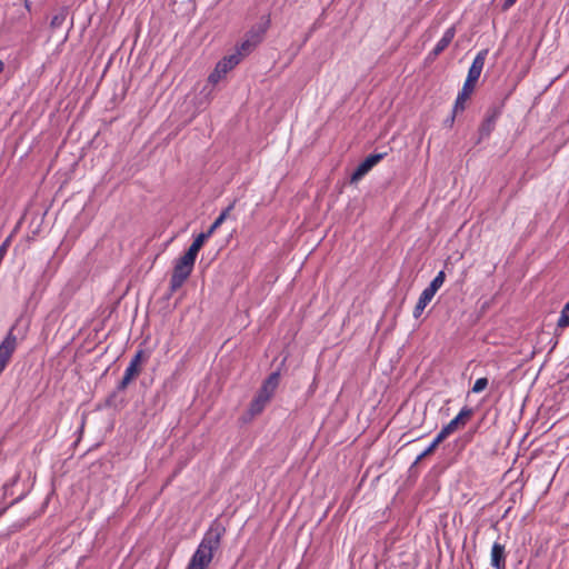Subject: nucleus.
<instances>
[{"mask_svg": "<svg viewBox=\"0 0 569 569\" xmlns=\"http://www.w3.org/2000/svg\"><path fill=\"white\" fill-rule=\"evenodd\" d=\"M14 327H12L3 341L0 343V375L8 366L13 352L18 346V339L13 333Z\"/></svg>", "mask_w": 569, "mask_h": 569, "instance_id": "nucleus-5", "label": "nucleus"}, {"mask_svg": "<svg viewBox=\"0 0 569 569\" xmlns=\"http://www.w3.org/2000/svg\"><path fill=\"white\" fill-rule=\"evenodd\" d=\"M449 435H451V432L443 427L431 443H435V447L437 448Z\"/></svg>", "mask_w": 569, "mask_h": 569, "instance_id": "nucleus-22", "label": "nucleus"}, {"mask_svg": "<svg viewBox=\"0 0 569 569\" xmlns=\"http://www.w3.org/2000/svg\"><path fill=\"white\" fill-rule=\"evenodd\" d=\"M449 435H451V432L443 427L431 443H435V447L437 448Z\"/></svg>", "mask_w": 569, "mask_h": 569, "instance_id": "nucleus-23", "label": "nucleus"}, {"mask_svg": "<svg viewBox=\"0 0 569 569\" xmlns=\"http://www.w3.org/2000/svg\"><path fill=\"white\" fill-rule=\"evenodd\" d=\"M66 17L67 12L64 10L60 11L59 13L52 17L50 26L52 28H60L63 24Z\"/></svg>", "mask_w": 569, "mask_h": 569, "instance_id": "nucleus-20", "label": "nucleus"}, {"mask_svg": "<svg viewBox=\"0 0 569 569\" xmlns=\"http://www.w3.org/2000/svg\"><path fill=\"white\" fill-rule=\"evenodd\" d=\"M246 56L247 54L242 53V50L237 47L234 53L224 57L221 59V61H223L232 70Z\"/></svg>", "mask_w": 569, "mask_h": 569, "instance_id": "nucleus-15", "label": "nucleus"}, {"mask_svg": "<svg viewBox=\"0 0 569 569\" xmlns=\"http://www.w3.org/2000/svg\"><path fill=\"white\" fill-rule=\"evenodd\" d=\"M141 357H142V351H138L134 355V357L131 359L129 366L127 367V369L124 371V375H123L121 381L119 382V386H118L119 390H124L129 386V383L136 377H138V375L140 373Z\"/></svg>", "mask_w": 569, "mask_h": 569, "instance_id": "nucleus-6", "label": "nucleus"}, {"mask_svg": "<svg viewBox=\"0 0 569 569\" xmlns=\"http://www.w3.org/2000/svg\"><path fill=\"white\" fill-rule=\"evenodd\" d=\"M3 68H4V64H3V62L0 60V73L3 71Z\"/></svg>", "mask_w": 569, "mask_h": 569, "instance_id": "nucleus-31", "label": "nucleus"}, {"mask_svg": "<svg viewBox=\"0 0 569 569\" xmlns=\"http://www.w3.org/2000/svg\"><path fill=\"white\" fill-rule=\"evenodd\" d=\"M473 411L471 408H468V407H465L460 410V412L458 413V416L456 418H453L448 425H446L445 427L451 432L453 433L455 431H457L458 429L462 428L466 426V423L469 421V419L471 418Z\"/></svg>", "mask_w": 569, "mask_h": 569, "instance_id": "nucleus-10", "label": "nucleus"}, {"mask_svg": "<svg viewBox=\"0 0 569 569\" xmlns=\"http://www.w3.org/2000/svg\"><path fill=\"white\" fill-rule=\"evenodd\" d=\"M224 533V526L219 520L212 521L186 569H208Z\"/></svg>", "mask_w": 569, "mask_h": 569, "instance_id": "nucleus-1", "label": "nucleus"}, {"mask_svg": "<svg viewBox=\"0 0 569 569\" xmlns=\"http://www.w3.org/2000/svg\"><path fill=\"white\" fill-rule=\"evenodd\" d=\"M209 237H211V234L208 231L199 233L184 253L192 257L193 259H197L198 252Z\"/></svg>", "mask_w": 569, "mask_h": 569, "instance_id": "nucleus-12", "label": "nucleus"}, {"mask_svg": "<svg viewBox=\"0 0 569 569\" xmlns=\"http://www.w3.org/2000/svg\"><path fill=\"white\" fill-rule=\"evenodd\" d=\"M231 69L223 62L219 61L214 68V70L210 73L208 80L209 82L216 84L218 83Z\"/></svg>", "mask_w": 569, "mask_h": 569, "instance_id": "nucleus-14", "label": "nucleus"}, {"mask_svg": "<svg viewBox=\"0 0 569 569\" xmlns=\"http://www.w3.org/2000/svg\"><path fill=\"white\" fill-rule=\"evenodd\" d=\"M517 2V0H505L503 4H502V10H508L509 8H511L515 3Z\"/></svg>", "mask_w": 569, "mask_h": 569, "instance_id": "nucleus-30", "label": "nucleus"}, {"mask_svg": "<svg viewBox=\"0 0 569 569\" xmlns=\"http://www.w3.org/2000/svg\"><path fill=\"white\" fill-rule=\"evenodd\" d=\"M270 22V16H264L246 33L244 40L238 46L242 53L249 54L263 40Z\"/></svg>", "mask_w": 569, "mask_h": 569, "instance_id": "nucleus-4", "label": "nucleus"}, {"mask_svg": "<svg viewBox=\"0 0 569 569\" xmlns=\"http://www.w3.org/2000/svg\"><path fill=\"white\" fill-rule=\"evenodd\" d=\"M449 435H451V432L443 427L431 443H435V447L437 448Z\"/></svg>", "mask_w": 569, "mask_h": 569, "instance_id": "nucleus-26", "label": "nucleus"}, {"mask_svg": "<svg viewBox=\"0 0 569 569\" xmlns=\"http://www.w3.org/2000/svg\"><path fill=\"white\" fill-rule=\"evenodd\" d=\"M493 129V120L492 119H488L486 120L482 126H481V129H480V133L482 136H489L490 132L492 131Z\"/></svg>", "mask_w": 569, "mask_h": 569, "instance_id": "nucleus-27", "label": "nucleus"}, {"mask_svg": "<svg viewBox=\"0 0 569 569\" xmlns=\"http://www.w3.org/2000/svg\"><path fill=\"white\" fill-rule=\"evenodd\" d=\"M449 435H451V432L443 427L431 443H435V447L437 448Z\"/></svg>", "mask_w": 569, "mask_h": 569, "instance_id": "nucleus-24", "label": "nucleus"}, {"mask_svg": "<svg viewBox=\"0 0 569 569\" xmlns=\"http://www.w3.org/2000/svg\"><path fill=\"white\" fill-rule=\"evenodd\" d=\"M234 207V201L228 206L220 214L219 217L213 221V223L209 227L208 232L212 236L213 232L226 221L228 218L230 211Z\"/></svg>", "mask_w": 569, "mask_h": 569, "instance_id": "nucleus-16", "label": "nucleus"}, {"mask_svg": "<svg viewBox=\"0 0 569 569\" xmlns=\"http://www.w3.org/2000/svg\"><path fill=\"white\" fill-rule=\"evenodd\" d=\"M436 293H433L432 291H429V289H425L419 299H418V303L423 306L425 308L428 306V303L432 300V298L435 297Z\"/></svg>", "mask_w": 569, "mask_h": 569, "instance_id": "nucleus-19", "label": "nucleus"}, {"mask_svg": "<svg viewBox=\"0 0 569 569\" xmlns=\"http://www.w3.org/2000/svg\"><path fill=\"white\" fill-rule=\"evenodd\" d=\"M194 262L196 259L188 256L187 253L176 260L170 278V290L172 292L181 288L186 280L190 277L194 267Z\"/></svg>", "mask_w": 569, "mask_h": 569, "instance_id": "nucleus-3", "label": "nucleus"}, {"mask_svg": "<svg viewBox=\"0 0 569 569\" xmlns=\"http://www.w3.org/2000/svg\"><path fill=\"white\" fill-rule=\"evenodd\" d=\"M449 435H451V432L443 427L431 443H435V447L437 448Z\"/></svg>", "mask_w": 569, "mask_h": 569, "instance_id": "nucleus-25", "label": "nucleus"}, {"mask_svg": "<svg viewBox=\"0 0 569 569\" xmlns=\"http://www.w3.org/2000/svg\"><path fill=\"white\" fill-rule=\"evenodd\" d=\"M445 279H446L445 271H439L438 274L435 277V279L427 287V289H429V291H432L433 293H436L443 284Z\"/></svg>", "mask_w": 569, "mask_h": 569, "instance_id": "nucleus-17", "label": "nucleus"}, {"mask_svg": "<svg viewBox=\"0 0 569 569\" xmlns=\"http://www.w3.org/2000/svg\"><path fill=\"white\" fill-rule=\"evenodd\" d=\"M473 89H475V86L466 83V82L463 83V87H462L461 91L458 93V97L456 99V103L453 107V114H457L458 112H461L465 110V103L471 96ZM453 117L455 116H452V118Z\"/></svg>", "mask_w": 569, "mask_h": 569, "instance_id": "nucleus-11", "label": "nucleus"}, {"mask_svg": "<svg viewBox=\"0 0 569 569\" xmlns=\"http://www.w3.org/2000/svg\"><path fill=\"white\" fill-rule=\"evenodd\" d=\"M436 450V447H435V443H430V446L423 450L416 459V463H418L419 461H421L423 458H426L427 456L431 455L433 451Z\"/></svg>", "mask_w": 569, "mask_h": 569, "instance_id": "nucleus-28", "label": "nucleus"}, {"mask_svg": "<svg viewBox=\"0 0 569 569\" xmlns=\"http://www.w3.org/2000/svg\"><path fill=\"white\" fill-rule=\"evenodd\" d=\"M487 53H488L487 50H481L476 56V58L473 59V61L471 63V67L469 68L468 76L465 81L466 83L476 86V82L478 81V79L482 72Z\"/></svg>", "mask_w": 569, "mask_h": 569, "instance_id": "nucleus-8", "label": "nucleus"}, {"mask_svg": "<svg viewBox=\"0 0 569 569\" xmlns=\"http://www.w3.org/2000/svg\"><path fill=\"white\" fill-rule=\"evenodd\" d=\"M455 34H456V30L453 27L447 29L446 32L443 33L442 38L436 44L432 53L435 56H438L439 53H441L450 44V42L455 38Z\"/></svg>", "mask_w": 569, "mask_h": 569, "instance_id": "nucleus-13", "label": "nucleus"}, {"mask_svg": "<svg viewBox=\"0 0 569 569\" xmlns=\"http://www.w3.org/2000/svg\"><path fill=\"white\" fill-rule=\"evenodd\" d=\"M490 563L495 569H506V550L503 545L499 542L492 545Z\"/></svg>", "mask_w": 569, "mask_h": 569, "instance_id": "nucleus-9", "label": "nucleus"}, {"mask_svg": "<svg viewBox=\"0 0 569 569\" xmlns=\"http://www.w3.org/2000/svg\"><path fill=\"white\" fill-rule=\"evenodd\" d=\"M488 386V379L487 378H479L476 380L473 387H472V392L475 393H479L481 391H483Z\"/></svg>", "mask_w": 569, "mask_h": 569, "instance_id": "nucleus-21", "label": "nucleus"}, {"mask_svg": "<svg viewBox=\"0 0 569 569\" xmlns=\"http://www.w3.org/2000/svg\"><path fill=\"white\" fill-rule=\"evenodd\" d=\"M423 310H425V307L417 302V305L413 309V317L419 318L421 316V313L423 312Z\"/></svg>", "mask_w": 569, "mask_h": 569, "instance_id": "nucleus-29", "label": "nucleus"}, {"mask_svg": "<svg viewBox=\"0 0 569 569\" xmlns=\"http://www.w3.org/2000/svg\"><path fill=\"white\" fill-rule=\"evenodd\" d=\"M557 326L562 329L569 327V301L563 306Z\"/></svg>", "mask_w": 569, "mask_h": 569, "instance_id": "nucleus-18", "label": "nucleus"}, {"mask_svg": "<svg viewBox=\"0 0 569 569\" xmlns=\"http://www.w3.org/2000/svg\"><path fill=\"white\" fill-rule=\"evenodd\" d=\"M280 373L272 372L262 383L258 395L253 398L249 407V413L257 416L262 412L267 403L271 400L279 386Z\"/></svg>", "mask_w": 569, "mask_h": 569, "instance_id": "nucleus-2", "label": "nucleus"}, {"mask_svg": "<svg viewBox=\"0 0 569 569\" xmlns=\"http://www.w3.org/2000/svg\"><path fill=\"white\" fill-rule=\"evenodd\" d=\"M385 157V153H375L368 156L353 171L351 174V182L359 181L365 174H367L378 162Z\"/></svg>", "mask_w": 569, "mask_h": 569, "instance_id": "nucleus-7", "label": "nucleus"}]
</instances>
